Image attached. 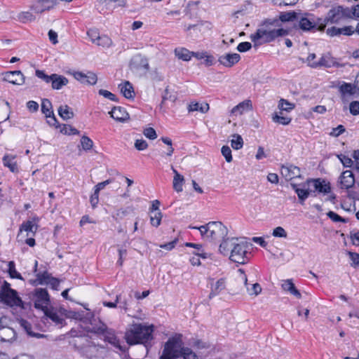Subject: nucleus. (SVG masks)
I'll return each instance as SVG.
<instances>
[{
	"label": "nucleus",
	"mask_w": 359,
	"mask_h": 359,
	"mask_svg": "<svg viewBox=\"0 0 359 359\" xmlns=\"http://www.w3.org/2000/svg\"><path fill=\"white\" fill-rule=\"evenodd\" d=\"M272 23L266 22L264 27L259 28L255 34L250 36V39L254 43L255 46L263 43H270L279 36H284L288 34L289 30L283 28L273 29L271 27Z\"/></svg>",
	"instance_id": "obj_5"
},
{
	"label": "nucleus",
	"mask_w": 359,
	"mask_h": 359,
	"mask_svg": "<svg viewBox=\"0 0 359 359\" xmlns=\"http://www.w3.org/2000/svg\"><path fill=\"white\" fill-rule=\"evenodd\" d=\"M95 44L99 46L104 48L110 47L112 44L111 39L107 35H100L98 39L95 42Z\"/></svg>",
	"instance_id": "obj_40"
},
{
	"label": "nucleus",
	"mask_w": 359,
	"mask_h": 359,
	"mask_svg": "<svg viewBox=\"0 0 359 359\" xmlns=\"http://www.w3.org/2000/svg\"><path fill=\"white\" fill-rule=\"evenodd\" d=\"M200 231L202 238L208 241H221L226 240L228 229L221 222H210L208 224L196 227L189 226Z\"/></svg>",
	"instance_id": "obj_4"
},
{
	"label": "nucleus",
	"mask_w": 359,
	"mask_h": 359,
	"mask_svg": "<svg viewBox=\"0 0 359 359\" xmlns=\"http://www.w3.org/2000/svg\"><path fill=\"white\" fill-rule=\"evenodd\" d=\"M350 113L354 116L359 114V102L353 101L349 106Z\"/></svg>",
	"instance_id": "obj_59"
},
{
	"label": "nucleus",
	"mask_w": 359,
	"mask_h": 359,
	"mask_svg": "<svg viewBox=\"0 0 359 359\" xmlns=\"http://www.w3.org/2000/svg\"><path fill=\"white\" fill-rule=\"evenodd\" d=\"M34 306L42 311L50 306V298L46 289L37 288L35 290Z\"/></svg>",
	"instance_id": "obj_11"
},
{
	"label": "nucleus",
	"mask_w": 359,
	"mask_h": 359,
	"mask_svg": "<svg viewBox=\"0 0 359 359\" xmlns=\"http://www.w3.org/2000/svg\"><path fill=\"white\" fill-rule=\"evenodd\" d=\"M354 83H348L346 82H343L339 86V91L341 94V98L343 101L346 100V97L347 95H352L355 93Z\"/></svg>",
	"instance_id": "obj_28"
},
{
	"label": "nucleus",
	"mask_w": 359,
	"mask_h": 359,
	"mask_svg": "<svg viewBox=\"0 0 359 359\" xmlns=\"http://www.w3.org/2000/svg\"><path fill=\"white\" fill-rule=\"evenodd\" d=\"M2 80L13 85L22 86L25 82V76L20 70L8 71L2 74Z\"/></svg>",
	"instance_id": "obj_12"
},
{
	"label": "nucleus",
	"mask_w": 359,
	"mask_h": 359,
	"mask_svg": "<svg viewBox=\"0 0 359 359\" xmlns=\"http://www.w3.org/2000/svg\"><path fill=\"white\" fill-rule=\"evenodd\" d=\"M251 48L252 44L250 42H241L238 45L237 50L241 53H244L250 50Z\"/></svg>",
	"instance_id": "obj_60"
},
{
	"label": "nucleus",
	"mask_w": 359,
	"mask_h": 359,
	"mask_svg": "<svg viewBox=\"0 0 359 359\" xmlns=\"http://www.w3.org/2000/svg\"><path fill=\"white\" fill-rule=\"evenodd\" d=\"M60 132L65 135H69L79 134V131L76 128L66 124H63L60 126Z\"/></svg>",
	"instance_id": "obj_42"
},
{
	"label": "nucleus",
	"mask_w": 359,
	"mask_h": 359,
	"mask_svg": "<svg viewBox=\"0 0 359 359\" xmlns=\"http://www.w3.org/2000/svg\"><path fill=\"white\" fill-rule=\"evenodd\" d=\"M182 335L175 334L164 344L159 359H198L196 353L188 347L184 346Z\"/></svg>",
	"instance_id": "obj_2"
},
{
	"label": "nucleus",
	"mask_w": 359,
	"mask_h": 359,
	"mask_svg": "<svg viewBox=\"0 0 359 359\" xmlns=\"http://www.w3.org/2000/svg\"><path fill=\"white\" fill-rule=\"evenodd\" d=\"M252 108L251 102L250 100H245L241 103H239L238 105L234 107L231 109L232 114H236L239 113L240 114H242L244 111L245 110H250Z\"/></svg>",
	"instance_id": "obj_35"
},
{
	"label": "nucleus",
	"mask_w": 359,
	"mask_h": 359,
	"mask_svg": "<svg viewBox=\"0 0 359 359\" xmlns=\"http://www.w3.org/2000/svg\"><path fill=\"white\" fill-rule=\"evenodd\" d=\"M72 74L76 80L83 84L95 85L97 81V75L92 72H88L86 74L82 72H73Z\"/></svg>",
	"instance_id": "obj_15"
},
{
	"label": "nucleus",
	"mask_w": 359,
	"mask_h": 359,
	"mask_svg": "<svg viewBox=\"0 0 359 359\" xmlns=\"http://www.w3.org/2000/svg\"><path fill=\"white\" fill-rule=\"evenodd\" d=\"M135 147L139 151H143L148 147V144L144 140H136Z\"/></svg>",
	"instance_id": "obj_58"
},
{
	"label": "nucleus",
	"mask_w": 359,
	"mask_h": 359,
	"mask_svg": "<svg viewBox=\"0 0 359 359\" xmlns=\"http://www.w3.org/2000/svg\"><path fill=\"white\" fill-rule=\"evenodd\" d=\"M15 156L6 154L3 157V163L5 167L9 168L12 172H18V168L17 163L14 161Z\"/></svg>",
	"instance_id": "obj_30"
},
{
	"label": "nucleus",
	"mask_w": 359,
	"mask_h": 359,
	"mask_svg": "<svg viewBox=\"0 0 359 359\" xmlns=\"http://www.w3.org/2000/svg\"><path fill=\"white\" fill-rule=\"evenodd\" d=\"M58 114L63 120L71 119L74 117V114L68 105H61L58 108Z\"/></svg>",
	"instance_id": "obj_33"
},
{
	"label": "nucleus",
	"mask_w": 359,
	"mask_h": 359,
	"mask_svg": "<svg viewBox=\"0 0 359 359\" xmlns=\"http://www.w3.org/2000/svg\"><path fill=\"white\" fill-rule=\"evenodd\" d=\"M35 74L46 83H51L52 88L54 90L61 89L63 86H67L69 82L68 79L64 76L57 74H52L49 76L46 74L43 71L39 69L36 70Z\"/></svg>",
	"instance_id": "obj_8"
},
{
	"label": "nucleus",
	"mask_w": 359,
	"mask_h": 359,
	"mask_svg": "<svg viewBox=\"0 0 359 359\" xmlns=\"http://www.w3.org/2000/svg\"><path fill=\"white\" fill-rule=\"evenodd\" d=\"M222 154L225 158L226 161L228 163H230L232 161V155H231V150L229 147L228 146H223L222 147Z\"/></svg>",
	"instance_id": "obj_51"
},
{
	"label": "nucleus",
	"mask_w": 359,
	"mask_h": 359,
	"mask_svg": "<svg viewBox=\"0 0 359 359\" xmlns=\"http://www.w3.org/2000/svg\"><path fill=\"white\" fill-rule=\"evenodd\" d=\"M87 34L93 43H95L100 36V33L96 29H90L87 32Z\"/></svg>",
	"instance_id": "obj_55"
},
{
	"label": "nucleus",
	"mask_w": 359,
	"mask_h": 359,
	"mask_svg": "<svg viewBox=\"0 0 359 359\" xmlns=\"http://www.w3.org/2000/svg\"><path fill=\"white\" fill-rule=\"evenodd\" d=\"M307 184L310 188L313 190V195L316 196V193L327 194L331 192V187L330 184L325 181V180H322L320 178L317 179H309L307 180Z\"/></svg>",
	"instance_id": "obj_10"
},
{
	"label": "nucleus",
	"mask_w": 359,
	"mask_h": 359,
	"mask_svg": "<svg viewBox=\"0 0 359 359\" xmlns=\"http://www.w3.org/2000/svg\"><path fill=\"white\" fill-rule=\"evenodd\" d=\"M99 201V192L94 190L93 194L90 196V202L93 208L97 206Z\"/></svg>",
	"instance_id": "obj_61"
},
{
	"label": "nucleus",
	"mask_w": 359,
	"mask_h": 359,
	"mask_svg": "<svg viewBox=\"0 0 359 359\" xmlns=\"http://www.w3.org/2000/svg\"><path fill=\"white\" fill-rule=\"evenodd\" d=\"M311 15L308 13H305L302 15L299 13V26L301 29L304 31H310L316 28L317 25H318V28L320 27V24L321 21L318 20V22H315L312 18H309Z\"/></svg>",
	"instance_id": "obj_16"
},
{
	"label": "nucleus",
	"mask_w": 359,
	"mask_h": 359,
	"mask_svg": "<svg viewBox=\"0 0 359 359\" xmlns=\"http://www.w3.org/2000/svg\"><path fill=\"white\" fill-rule=\"evenodd\" d=\"M93 330L96 333L103 334L104 341L109 342L120 351H124L115 332L111 329H109L105 324L100 323L99 326H93Z\"/></svg>",
	"instance_id": "obj_9"
},
{
	"label": "nucleus",
	"mask_w": 359,
	"mask_h": 359,
	"mask_svg": "<svg viewBox=\"0 0 359 359\" xmlns=\"http://www.w3.org/2000/svg\"><path fill=\"white\" fill-rule=\"evenodd\" d=\"M38 222L39 218L37 217H33L32 220L24 222L20 226V233L24 231L27 232V236L29 233H32V235H34L38 229Z\"/></svg>",
	"instance_id": "obj_24"
},
{
	"label": "nucleus",
	"mask_w": 359,
	"mask_h": 359,
	"mask_svg": "<svg viewBox=\"0 0 359 359\" xmlns=\"http://www.w3.org/2000/svg\"><path fill=\"white\" fill-rule=\"evenodd\" d=\"M209 110V104L208 103L192 102L189 105V111H201L206 113Z\"/></svg>",
	"instance_id": "obj_34"
},
{
	"label": "nucleus",
	"mask_w": 359,
	"mask_h": 359,
	"mask_svg": "<svg viewBox=\"0 0 359 359\" xmlns=\"http://www.w3.org/2000/svg\"><path fill=\"white\" fill-rule=\"evenodd\" d=\"M109 114L112 118L120 122H123L129 118L128 113L120 107H114Z\"/></svg>",
	"instance_id": "obj_26"
},
{
	"label": "nucleus",
	"mask_w": 359,
	"mask_h": 359,
	"mask_svg": "<svg viewBox=\"0 0 359 359\" xmlns=\"http://www.w3.org/2000/svg\"><path fill=\"white\" fill-rule=\"evenodd\" d=\"M338 158L340 160L343 165L346 168H351L353 162L351 158L344 154L337 155Z\"/></svg>",
	"instance_id": "obj_49"
},
{
	"label": "nucleus",
	"mask_w": 359,
	"mask_h": 359,
	"mask_svg": "<svg viewBox=\"0 0 359 359\" xmlns=\"http://www.w3.org/2000/svg\"><path fill=\"white\" fill-rule=\"evenodd\" d=\"M226 288L225 278H219L215 283H210V292L208 295V299H211L213 297L219 295L222 291Z\"/></svg>",
	"instance_id": "obj_23"
},
{
	"label": "nucleus",
	"mask_w": 359,
	"mask_h": 359,
	"mask_svg": "<svg viewBox=\"0 0 359 359\" xmlns=\"http://www.w3.org/2000/svg\"><path fill=\"white\" fill-rule=\"evenodd\" d=\"M327 215L330 219H331L334 222H344V223L346 222V220L344 218L341 217V216H339V215H337V213H335L333 211H329L327 213Z\"/></svg>",
	"instance_id": "obj_52"
},
{
	"label": "nucleus",
	"mask_w": 359,
	"mask_h": 359,
	"mask_svg": "<svg viewBox=\"0 0 359 359\" xmlns=\"http://www.w3.org/2000/svg\"><path fill=\"white\" fill-rule=\"evenodd\" d=\"M1 300L11 306H16L24 308L22 299L18 297V292L11 288V285L4 281L0 292Z\"/></svg>",
	"instance_id": "obj_7"
},
{
	"label": "nucleus",
	"mask_w": 359,
	"mask_h": 359,
	"mask_svg": "<svg viewBox=\"0 0 359 359\" xmlns=\"http://www.w3.org/2000/svg\"><path fill=\"white\" fill-rule=\"evenodd\" d=\"M280 172L287 181L301 177L299 168L293 165H282Z\"/></svg>",
	"instance_id": "obj_20"
},
{
	"label": "nucleus",
	"mask_w": 359,
	"mask_h": 359,
	"mask_svg": "<svg viewBox=\"0 0 359 359\" xmlns=\"http://www.w3.org/2000/svg\"><path fill=\"white\" fill-rule=\"evenodd\" d=\"M9 273L11 277L21 279V275L15 270L13 262H10L8 264Z\"/></svg>",
	"instance_id": "obj_57"
},
{
	"label": "nucleus",
	"mask_w": 359,
	"mask_h": 359,
	"mask_svg": "<svg viewBox=\"0 0 359 359\" xmlns=\"http://www.w3.org/2000/svg\"><path fill=\"white\" fill-rule=\"evenodd\" d=\"M249 245L246 241L238 238H227L219 246V251L224 255H229V259L240 264H246L250 258L248 257Z\"/></svg>",
	"instance_id": "obj_1"
},
{
	"label": "nucleus",
	"mask_w": 359,
	"mask_h": 359,
	"mask_svg": "<svg viewBox=\"0 0 359 359\" xmlns=\"http://www.w3.org/2000/svg\"><path fill=\"white\" fill-rule=\"evenodd\" d=\"M123 95L127 99H133L135 95L133 85L128 81L118 86Z\"/></svg>",
	"instance_id": "obj_29"
},
{
	"label": "nucleus",
	"mask_w": 359,
	"mask_h": 359,
	"mask_svg": "<svg viewBox=\"0 0 359 359\" xmlns=\"http://www.w3.org/2000/svg\"><path fill=\"white\" fill-rule=\"evenodd\" d=\"M43 312L46 318L50 319L56 325H61L65 320L60 311L53 306L48 307Z\"/></svg>",
	"instance_id": "obj_22"
},
{
	"label": "nucleus",
	"mask_w": 359,
	"mask_h": 359,
	"mask_svg": "<svg viewBox=\"0 0 359 359\" xmlns=\"http://www.w3.org/2000/svg\"><path fill=\"white\" fill-rule=\"evenodd\" d=\"M81 341H86L88 343V344L85 345V346L83 344H79V348L83 350V351L86 354L87 357H88V358L93 357V354L88 355V352L94 353V352L97 351L96 346L94 345L90 344L88 338L86 336L78 337L76 339H74V344L77 345Z\"/></svg>",
	"instance_id": "obj_25"
},
{
	"label": "nucleus",
	"mask_w": 359,
	"mask_h": 359,
	"mask_svg": "<svg viewBox=\"0 0 359 359\" xmlns=\"http://www.w3.org/2000/svg\"><path fill=\"white\" fill-rule=\"evenodd\" d=\"M36 276L37 280L41 285L48 284L49 280L52 278L48 272L39 273Z\"/></svg>",
	"instance_id": "obj_46"
},
{
	"label": "nucleus",
	"mask_w": 359,
	"mask_h": 359,
	"mask_svg": "<svg viewBox=\"0 0 359 359\" xmlns=\"http://www.w3.org/2000/svg\"><path fill=\"white\" fill-rule=\"evenodd\" d=\"M184 177L181 175L180 174H177L174 176L173 179V188L174 189L177 191L180 192L182 191V186L184 184Z\"/></svg>",
	"instance_id": "obj_38"
},
{
	"label": "nucleus",
	"mask_w": 359,
	"mask_h": 359,
	"mask_svg": "<svg viewBox=\"0 0 359 359\" xmlns=\"http://www.w3.org/2000/svg\"><path fill=\"white\" fill-rule=\"evenodd\" d=\"M18 19L20 22L25 23L31 22L34 20V15L29 12H22L18 15Z\"/></svg>",
	"instance_id": "obj_47"
},
{
	"label": "nucleus",
	"mask_w": 359,
	"mask_h": 359,
	"mask_svg": "<svg viewBox=\"0 0 359 359\" xmlns=\"http://www.w3.org/2000/svg\"><path fill=\"white\" fill-rule=\"evenodd\" d=\"M348 255L351 260V266L356 268L359 266V254L357 252H348Z\"/></svg>",
	"instance_id": "obj_50"
},
{
	"label": "nucleus",
	"mask_w": 359,
	"mask_h": 359,
	"mask_svg": "<svg viewBox=\"0 0 359 359\" xmlns=\"http://www.w3.org/2000/svg\"><path fill=\"white\" fill-rule=\"evenodd\" d=\"M299 18V13L294 11L283 12L280 14L279 19L282 22H290L297 20Z\"/></svg>",
	"instance_id": "obj_36"
},
{
	"label": "nucleus",
	"mask_w": 359,
	"mask_h": 359,
	"mask_svg": "<svg viewBox=\"0 0 359 359\" xmlns=\"http://www.w3.org/2000/svg\"><path fill=\"white\" fill-rule=\"evenodd\" d=\"M345 131V128L342 125L338 126L337 128H333L330 135L334 137H338Z\"/></svg>",
	"instance_id": "obj_63"
},
{
	"label": "nucleus",
	"mask_w": 359,
	"mask_h": 359,
	"mask_svg": "<svg viewBox=\"0 0 359 359\" xmlns=\"http://www.w3.org/2000/svg\"><path fill=\"white\" fill-rule=\"evenodd\" d=\"M355 177L351 170L344 171L339 177L338 183L341 189H348L355 184Z\"/></svg>",
	"instance_id": "obj_17"
},
{
	"label": "nucleus",
	"mask_w": 359,
	"mask_h": 359,
	"mask_svg": "<svg viewBox=\"0 0 359 359\" xmlns=\"http://www.w3.org/2000/svg\"><path fill=\"white\" fill-rule=\"evenodd\" d=\"M273 121L276 123L282 124V125H287L290 123L291 118L287 116H284L283 113L280 111V114H275L273 116Z\"/></svg>",
	"instance_id": "obj_44"
},
{
	"label": "nucleus",
	"mask_w": 359,
	"mask_h": 359,
	"mask_svg": "<svg viewBox=\"0 0 359 359\" xmlns=\"http://www.w3.org/2000/svg\"><path fill=\"white\" fill-rule=\"evenodd\" d=\"M81 145L83 150L89 151L93 147V142L88 137L83 135L81 138Z\"/></svg>",
	"instance_id": "obj_43"
},
{
	"label": "nucleus",
	"mask_w": 359,
	"mask_h": 359,
	"mask_svg": "<svg viewBox=\"0 0 359 359\" xmlns=\"http://www.w3.org/2000/svg\"><path fill=\"white\" fill-rule=\"evenodd\" d=\"M231 146L233 149L238 150L243 146V140L240 135L234 134L233 139L231 140Z\"/></svg>",
	"instance_id": "obj_39"
},
{
	"label": "nucleus",
	"mask_w": 359,
	"mask_h": 359,
	"mask_svg": "<svg viewBox=\"0 0 359 359\" xmlns=\"http://www.w3.org/2000/svg\"><path fill=\"white\" fill-rule=\"evenodd\" d=\"M134 210L132 206H128L126 208H121L117 210L114 217L116 219H123L126 216L133 212Z\"/></svg>",
	"instance_id": "obj_41"
},
{
	"label": "nucleus",
	"mask_w": 359,
	"mask_h": 359,
	"mask_svg": "<svg viewBox=\"0 0 359 359\" xmlns=\"http://www.w3.org/2000/svg\"><path fill=\"white\" fill-rule=\"evenodd\" d=\"M57 3V0H37L32 4V9L36 13H41L53 8Z\"/></svg>",
	"instance_id": "obj_19"
},
{
	"label": "nucleus",
	"mask_w": 359,
	"mask_h": 359,
	"mask_svg": "<svg viewBox=\"0 0 359 359\" xmlns=\"http://www.w3.org/2000/svg\"><path fill=\"white\" fill-rule=\"evenodd\" d=\"M282 288L286 291L290 292L291 294L295 296L297 298L300 299L302 295L299 291L296 288L294 283L292 282V280L287 279L283 282L282 284Z\"/></svg>",
	"instance_id": "obj_31"
},
{
	"label": "nucleus",
	"mask_w": 359,
	"mask_h": 359,
	"mask_svg": "<svg viewBox=\"0 0 359 359\" xmlns=\"http://www.w3.org/2000/svg\"><path fill=\"white\" fill-rule=\"evenodd\" d=\"M238 273H239L238 280L243 283L250 296H257L262 292V289L259 283H253L250 287L248 286V278L242 269H239Z\"/></svg>",
	"instance_id": "obj_14"
},
{
	"label": "nucleus",
	"mask_w": 359,
	"mask_h": 359,
	"mask_svg": "<svg viewBox=\"0 0 359 359\" xmlns=\"http://www.w3.org/2000/svg\"><path fill=\"white\" fill-rule=\"evenodd\" d=\"M278 107L281 111H290L294 107V105L288 101L281 99L278 104Z\"/></svg>",
	"instance_id": "obj_48"
},
{
	"label": "nucleus",
	"mask_w": 359,
	"mask_h": 359,
	"mask_svg": "<svg viewBox=\"0 0 359 359\" xmlns=\"http://www.w3.org/2000/svg\"><path fill=\"white\" fill-rule=\"evenodd\" d=\"M99 95L104 97L105 98H107L111 101H115L116 102L117 101V98H116V96L111 93V92L107 90H104V89H100L98 92Z\"/></svg>",
	"instance_id": "obj_53"
},
{
	"label": "nucleus",
	"mask_w": 359,
	"mask_h": 359,
	"mask_svg": "<svg viewBox=\"0 0 359 359\" xmlns=\"http://www.w3.org/2000/svg\"><path fill=\"white\" fill-rule=\"evenodd\" d=\"M153 332V325H145L141 323L133 324L127 329L125 339L129 345L145 344L152 339Z\"/></svg>",
	"instance_id": "obj_3"
},
{
	"label": "nucleus",
	"mask_w": 359,
	"mask_h": 359,
	"mask_svg": "<svg viewBox=\"0 0 359 359\" xmlns=\"http://www.w3.org/2000/svg\"><path fill=\"white\" fill-rule=\"evenodd\" d=\"M341 29L336 27H332L328 28L326 31L327 35L330 36H338L341 34Z\"/></svg>",
	"instance_id": "obj_62"
},
{
	"label": "nucleus",
	"mask_w": 359,
	"mask_h": 359,
	"mask_svg": "<svg viewBox=\"0 0 359 359\" xmlns=\"http://www.w3.org/2000/svg\"><path fill=\"white\" fill-rule=\"evenodd\" d=\"M41 112L46 117L53 115V110L51 102L48 99H43L41 102Z\"/></svg>",
	"instance_id": "obj_37"
},
{
	"label": "nucleus",
	"mask_w": 359,
	"mask_h": 359,
	"mask_svg": "<svg viewBox=\"0 0 359 359\" xmlns=\"http://www.w3.org/2000/svg\"><path fill=\"white\" fill-rule=\"evenodd\" d=\"M313 67H326L330 68L332 67L339 66L334 59L331 57L329 54L323 55L320 60L318 61V64L313 65Z\"/></svg>",
	"instance_id": "obj_27"
},
{
	"label": "nucleus",
	"mask_w": 359,
	"mask_h": 359,
	"mask_svg": "<svg viewBox=\"0 0 359 359\" xmlns=\"http://www.w3.org/2000/svg\"><path fill=\"white\" fill-rule=\"evenodd\" d=\"M290 186L297 194L299 202L303 204L304 201L310 196L313 195V190L307 184V180L301 184L290 183Z\"/></svg>",
	"instance_id": "obj_13"
},
{
	"label": "nucleus",
	"mask_w": 359,
	"mask_h": 359,
	"mask_svg": "<svg viewBox=\"0 0 359 359\" xmlns=\"http://www.w3.org/2000/svg\"><path fill=\"white\" fill-rule=\"evenodd\" d=\"M241 60V55L238 53H227L219 56L218 62L226 67H231Z\"/></svg>",
	"instance_id": "obj_21"
},
{
	"label": "nucleus",
	"mask_w": 359,
	"mask_h": 359,
	"mask_svg": "<svg viewBox=\"0 0 359 359\" xmlns=\"http://www.w3.org/2000/svg\"><path fill=\"white\" fill-rule=\"evenodd\" d=\"M27 107L31 112H36L39 109V104L36 102L30 100L27 103Z\"/></svg>",
	"instance_id": "obj_64"
},
{
	"label": "nucleus",
	"mask_w": 359,
	"mask_h": 359,
	"mask_svg": "<svg viewBox=\"0 0 359 359\" xmlns=\"http://www.w3.org/2000/svg\"><path fill=\"white\" fill-rule=\"evenodd\" d=\"M161 219L162 213L160 211L151 213L150 222L152 226L155 227L158 226L161 224Z\"/></svg>",
	"instance_id": "obj_45"
},
{
	"label": "nucleus",
	"mask_w": 359,
	"mask_h": 359,
	"mask_svg": "<svg viewBox=\"0 0 359 359\" xmlns=\"http://www.w3.org/2000/svg\"><path fill=\"white\" fill-rule=\"evenodd\" d=\"M175 56L183 61H189L192 57V51L185 48H177L175 49Z\"/></svg>",
	"instance_id": "obj_32"
},
{
	"label": "nucleus",
	"mask_w": 359,
	"mask_h": 359,
	"mask_svg": "<svg viewBox=\"0 0 359 359\" xmlns=\"http://www.w3.org/2000/svg\"><path fill=\"white\" fill-rule=\"evenodd\" d=\"M351 10L348 8H344L341 6L332 7L327 13L324 19L318 18L321 21L320 31H324L328 24H339L345 19L351 18Z\"/></svg>",
	"instance_id": "obj_6"
},
{
	"label": "nucleus",
	"mask_w": 359,
	"mask_h": 359,
	"mask_svg": "<svg viewBox=\"0 0 359 359\" xmlns=\"http://www.w3.org/2000/svg\"><path fill=\"white\" fill-rule=\"evenodd\" d=\"M129 66L130 69L133 71L140 70L141 69H144L147 71L149 69V65L147 58L140 54L135 55L130 60Z\"/></svg>",
	"instance_id": "obj_18"
},
{
	"label": "nucleus",
	"mask_w": 359,
	"mask_h": 359,
	"mask_svg": "<svg viewBox=\"0 0 359 359\" xmlns=\"http://www.w3.org/2000/svg\"><path fill=\"white\" fill-rule=\"evenodd\" d=\"M272 235L274 237H278V238H286L287 237V233L285 230L281 227L278 226L275 228L273 231Z\"/></svg>",
	"instance_id": "obj_54"
},
{
	"label": "nucleus",
	"mask_w": 359,
	"mask_h": 359,
	"mask_svg": "<svg viewBox=\"0 0 359 359\" xmlns=\"http://www.w3.org/2000/svg\"><path fill=\"white\" fill-rule=\"evenodd\" d=\"M143 133L146 137L150 140H154L157 137L156 130L153 128H145Z\"/></svg>",
	"instance_id": "obj_56"
}]
</instances>
